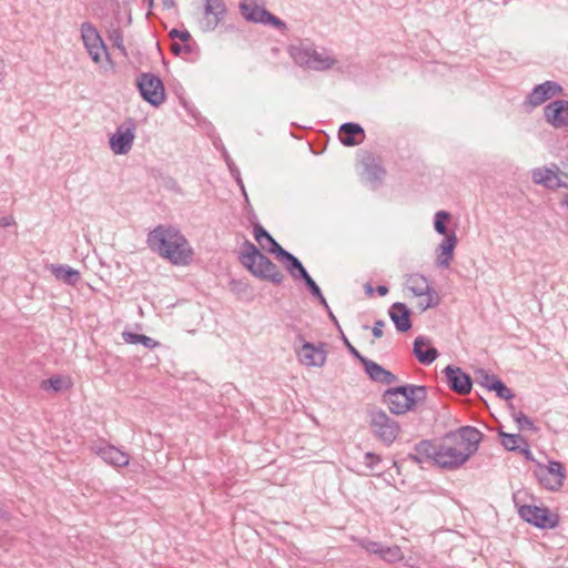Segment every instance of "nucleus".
Masks as SVG:
<instances>
[{
  "label": "nucleus",
  "mask_w": 568,
  "mask_h": 568,
  "mask_svg": "<svg viewBox=\"0 0 568 568\" xmlns=\"http://www.w3.org/2000/svg\"><path fill=\"white\" fill-rule=\"evenodd\" d=\"M368 416V424L373 434L385 445L389 446L393 444L398 436L399 424L383 409H369Z\"/></svg>",
  "instance_id": "5"
},
{
  "label": "nucleus",
  "mask_w": 568,
  "mask_h": 568,
  "mask_svg": "<svg viewBox=\"0 0 568 568\" xmlns=\"http://www.w3.org/2000/svg\"><path fill=\"white\" fill-rule=\"evenodd\" d=\"M92 449L98 456H100L105 463L115 467H124L129 465V455L112 445L94 446Z\"/></svg>",
  "instance_id": "16"
},
{
  "label": "nucleus",
  "mask_w": 568,
  "mask_h": 568,
  "mask_svg": "<svg viewBox=\"0 0 568 568\" xmlns=\"http://www.w3.org/2000/svg\"><path fill=\"white\" fill-rule=\"evenodd\" d=\"M376 292L378 293V295L385 296L388 293V287L386 285H378L376 287Z\"/></svg>",
  "instance_id": "58"
},
{
  "label": "nucleus",
  "mask_w": 568,
  "mask_h": 568,
  "mask_svg": "<svg viewBox=\"0 0 568 568\" xmlns=\"http://www.w3.org/2000/svg\"><path fill=\"white\" fill-rule=\"evenodd\" d=\"M239 261L252 275L260 280L280 285L285 278L278 266L248 240H245L242 244Z\"/></svg>",
  "instance_id": "3"
},
{
  "label": "nucleus",
  "mask_w": 568,
  "mask_h": 568,
  "mask_svg": "<svg viewBox=\"0 0 568 568\" xmlns=\"http://www.w3.org/2000/svg\"><path fill=\"white\" fill-rule=\"evenodd\" d=\"M236 180H237V182H239V184H240L241 189L243 190V193H245V190H244V185H243V183H242V180H241L239 176L236 178Z\"/></svg>",
  "instance_id": "64"
},
{
  "label": "nucleus",
  "mask_w": 568,
  "mask_h": 568,
  "mask_svg": "<svg viewBox=\"0 0 568 568\" xmlns=\"http://www.w3.org/2000/svg\"><path fill=\"white\" fill-rule=\"evenodd\" d=\"M389 317L399 333L412 328V311L402 302L394 303L388 310Z\"/></svg>",
  "instance_id": "17"
},
{
  "label": "nucleus",
  "mask_w": 568,
  "mask_h": 568,
  "mask_svg": "<svg viewBox=\"0 0 568 568\" xmlns=\"http://www.w3.org/2000/svg\"><path fill=\"white\" fill-rule=\"evenodd\" d=\"M336 63V58L329 55L325 49L318 51L313 47L308 69L315 71H326L332 69Z\"/></svg>",
  "instance_id": "23"
},
{
  "label": "nucleus",
  "mask_w": 568,
  "mask_h": 568,
  "mask_svg": "<svg viewBox=\"0 0 568 568\" xmlns=\"http://www.w3.org/2000/svg\"><path fill=\"white\" fill-rule=\"evenodd\" d=\"M182 52L190 54L192 52V47L189 44V42H184L182 45Z\"/></svg>",
  "instance_id": "60"
},
{
  "label": "nucleus",
  "mask_w": 568,
  "mask_h": 568,
  "mask_svg": "<svg viewBox=\"0 0 568 568\" xmlns=\"http://www.w3.org/2000/svg\"><path fill=\"white\" fill-rule=\"evenodd\" d=\"M500 443L505 449L510 452H517L526 439L519 434H508L499 430Z\"/></svg>",
  "instance_id": "31"
},
{
  "label": "nucleus",
  "mask_w": 568,
  "mask_h": 568,
  "mask_svg": "<svg viewBox=\"0 0 568 568\" xmlns=\"http://www.w3.org/2000/svg\"><path fill=\"white\" fill-rule=\"evenodd\" d=\"M457 245V236L454 232L449 233V235H446L444 240L438 245L436 253V264L440 268H447L450 265V262L453 260L454 250Z\"/></svg>",
  "instance_id": "21"
},
{
  "label": "nucleus",
  "mask_w": 568,
  "mask_h": 568,
  "mask_svg": "<svg viewBox=\"0 0 568 568\" xmlns=\"http://www.w3.org/2000/svg\"><path fill=\"white\" fill-rule=\"evenodd\" d=\"M407 458H408L409 460H412V462L416 463V464H423V463H425V462L423 460V458H420V457H419V454H418V453H416V452H415V453H410V454H408V455H407Z\"/></svg>",
  "instance_id": "53"
},
{
  "label": "nucleus",
  "mask_w": 568,
  "mask_h": 568,
  "mask_svg": "<svg viewBox=\"0 0 568 568\" xmlns=\"http://www.w3.org/2000/svg\"><path fill=\"white\" fill-rule=\"evenodd\" d=\"M446 383L452 390L459 395H468L473 388V379L460 367L448 365L443 371Z\"/></svg>",
  "instance_id": "13"
},
{
  "label": "nucleus",
  "mask_w": 568,
  "mask_h": 568,
  "mask_svg": "<svg viewBox=\"0 0 568 568\" xmlns=\"http://www.w3.org/2000/svg\"><path fill=\"white\" fill-rule=\"evenodd\" d=\"M315 298L318 300L320 304L323 305L326 311L331 310L323 293H321L318 296H315Z\"/></svg>",
  "instance_id": "57"
},
{
  "label": "nucleus",
  "mask_w": 568,
  "mask_h": 568,
  "mask_svg": "<svg viewBox=\"0 0 568 568\" xmlns=\"http://www.w3.org/2000/svg\"><path fill=\"white\" fill-rule=\"evenodd\" d=\"M395 382H397V376L392 372L385 369L381 383L385 385H392Z\"/></svg>",
  "instance_id": "49"
},
{
  "label": "nucleus",
  "mask_w": 568,
  "mask_h": 568,
  "mask_svg": "<svg viewBox=\"0 0 568 568\" xmlns=\"http://www.w3.org/2000/svg\"><path fill=\"white\" fill-rule=\"evenodd\" d=\"M263 24H271L275 29L283 31L286 30V23L268 11L265 22Z\"/></svg>",
  "instance_id": "45"
},
{
  "label": "nucleus",
  "mask_w": 568,
  "mask_h": 568,
  "mask_svg": "<svg viewBox=\"0 0 568 568\" xmlns=\"http://www.w3.org/2000/svg\"><path fill=\"white\" fill-rule=\"evenodd\" d=\"M51 271L57 280L68 285H75L81 278L80 272L69 265H52Z\"/></svg>",
  "instance_id": "26"
},
{
  "label": "nucleus",
  "mask_w": 568,
  "mask_h": 568,
  "mask_svg": "<svg viewBox=\"0 0 568 568\" xmlns=\"http://www.w3.org/2000/svg\"><path fill=\"white\" fill-rule=\"evenodd\" d=\"M136 87L144 101L159 106L165 101V89L162 80L153 73H141L136 78Z\"/></svg>",
  "instance_id": "6"
},
{
  "label": "nucleus",
  "mask_w": 568,
  "mask_h": 568,
  "mask_svg": "<svg viewBox=\"0 0 568 568\" xmlns=\"http://www.w3.org/2000/svg\"><path fill=\"white\" fill-rule=\"evenodd\" d=\"M327 314H328L329 320L334 323L337 331L341 333V331H343V329H342L336 316L334 315V313L331 310H328Z\"/></svg>",
  "instance_id": "54"
},
{
  "label": "nucleus",
  "mask_w": 568,
  "mask_h": 568,
  "mask_svg": "<svg viewBox=\"0 0 568 568\" xmlns=\"http://www.w3.org/2000/svg\"><path fill=\"white\" fill-rule=\"evenodd\" d=\"M162 3H163L164 9H171V8L175 7L174 0H162Z\"/></svg>",
  "instance_id": "59"
},
{
  "label": "nucleus",
  "mask_w": 568,
  "mask_h": 568,
  "mask_svg": "<svg viewBox=\"0 0 568 568\" xmlns=\"http://www.w3.org/2000/svg\"><path fill=\"white\" fill-rule=\"evenodd\" d=\"M41 388L44 390L51 389L53 392H59L62 388V381L60 377H57V376L44 379L41 383Z\"/></svg>",
  "instance_id": "42"
},
{
  "label": "nucleus",
  "mask_w": 568,
  "mask_h": 568,
  "mask_svg": "<svg viewBox=\"0 0 568 568\" xmlns=\"http://www.w3.org/2000/svg\"><path fill=\"white\" fill-rule=\"evenodd\" d=\"M491 390L501 399H511L515 396L500 378L491 384Z\"/></svg>",
  "instance_id": "39"
},
{
  "label": "nucleus",
  "mask_w": 568,
  "mask_h": 568,
  "mask_svg": "<svg viewBox=\"0 0 568 568\" xmlns=\"http://www.w3.org/2000/svg\"><path fill=\"white\" fill-rule=\"evenodd\" d=\"M564 91L562 87L555 81H545L540 84H537L530 93L526 97L524 101L525 106H529L530 109L537 108L541 105L547 100L561 94Z\"/></svg>",
  "instance_id": "11"
},
{
  "label": "nucleus",
  "mask_w": 568,
  "mask_h": 568,
  "mask_svg": "<svg viewBox=\"0 0 568 568\" xmlns=\"http://www.w3.org/2000/svg\"><path fill=\"white\" fill-rule=\"evenodd\" d=\"M13 223H14V220L11 216H2V217H0V226H2V227L10 226Z\"/></svg>",
  "instance_id": "52"
},
{
  "label": "nucleus",
  "mask_w": 568,
  "mask_h": 568,
  "mask_svg": "<svg viewBox=\"0 0 568 568\" xmlns=\"http://www.w3.org/2000/svg\"><path fill=\"white\" fill-rule=\"evenodd\" d=\"M365 292H366V294H368V295H372V294H373V287H372V285H371V284H366V285H365Z\"/></svg>",
  "instance_id": "62"
},
{
  "label": "nucleus",
  "mask_w": 568,
  "mask_h": 568,
  "mask_svg": "<svg viewBox=\"0 0 568 568\" xmlns=\"http://www.w3.org/2000/svg\"><path fill=\"white\" fill-rule=\"evenodd\" d=\"M226 11L227 9L223 0H205L202 30L205 32L215 30L223 21Z\"/></svg>",
  "instance_id": "14"
},
{
  "label": "nucleus",
  "mask_w": 568,
  "mask_h": 568,
  "mask_svg": "<svg viewBox=\"0 0 568 568\" xmlns=\"http://www.w3.org/2000/svg\"><path fill=\"white\" fill-rule=\"evenodd\" d=\"M171 39H180L182 42H189L191 40V34L187 30H179L172 29L169 32Z\"/></svg>",
  "instance_id": "47"
},
{
  "label": "nucleus",
  "mask_w": 568,
  "mask_h": 568,
  "mask_svg": "<svg viewBox=\"0 0 568 568\" xmlns=\"http://www.w3.org/2000/svg\"><path fill=\"white\" fill-rule=\"evenodd\" d=\"M148 246L174 265H187L193 251L185 236L174 226L160 224L149 232Z\"/></svg>",
  "instance_id": "2"
},
{
  "label": "nucleus",
  "mask_w": 568,
  "mask_h": 568,
  "mask_svg": "<svg viewBox=\"0 0 568 568\" xmlns=\"http://www.w3.org/2000/svg\"><path fill=\"white\" fill-rule=\"evenodd\" d=\"M568 101L555 100L544 108V116L552 128H568Z\"/></svg>",
  "instance_id": "15"
},
{
  "label": "nucleus",
  "mask_w": 568,
  "mask_h": 568,
  "mask_svg": "<svg viewBox=\"0 0 568 568\" xmlns=\"http://www.w3.org/2000/svg\"><path fill=\"white\" fill-rule=\"evenodd\" d=\"M365 173L367 175V180L371 183H379L385 176V170L379 164L375 163L374 159L368 156L364 161Z\"/></svg>",
  "instance_id": "29"
},
{
  "label": "nucleus",
  "mask_w": 568,
  "mask_h": 568,
  "mask_svg": "<svg viewBox=\"0 0 568 568\" xmlns=\"http://www.w3.org/2000/svg\"><path fill=\"white\" fill-rule=\"evenodd\" d=\"M90 57L95 63H99L103 55L109 57L104 42H100L94 48L87 49Z\"/></svg>",
  "instance_id": "41"
},
{
  "label": "nucleus",
  "mask_w": 568,
  "mask_h": 568,
  "mask_svg": "<svg viewBox=\"0 0 568 568\" xmlns=\"http://www.w3.org/2000/svg\"><path fill=\"white\" fill-rule=\"evenodd\" d=\"M361 363L368 377L374 382L381 383L385 368L366 357Z\"/></svg>",
  "instance_id": "32"
},
{
  "label": "nucleus",
  "mask_w": 568,
  "mask_h": 568,
  "mask_svg": "<svg viewBox=\"0 0 568 568\" xmlns=\"http://www.w3.org/2000/svg\"><path fill=\"white\" fill-rule=\"evenodd\" d=\"M312 49V45H306L304 43L292 44L288 48V53L295 64L308 69Z\"/></svg>",
  "instance_id": "25"
},
{
  "label": "nucleus",
  "mask_w": 568,
  "mask_h": 568,
  "mask_svg": "<svg viewBox=\"0 0 568 568\" xmlns=\"http://www.w3.org/2000/svg\"><path fill=\"white\" fill-rule=\"evenodd\" d=\"M425 463L433 462L436 465L437 458V440H420L414 447Z\"/></svg>",
  "instance_id": "27"
},
{
  "label": "nucleus",
  "mask_w": 568,
  "mask_h": 568,
  "mask_svg": "<svg viewBox=\"0 0 568 568\" xmlns=\"http://www.w3.org/2000/svg\"><path fill=\"white\" fill-rule=\"evenodd\" d=\"M534 476L548 490H558L566 478V469L560 462L550 460L548 465L537 463Z\"/></svg>",
  "instance_id": "8"
},
{
  "label": "nucleus",
  "mask_w": 568,
  "mask_h": 568,
  "mask_svg": "<svg viewBox=\"0 0 568 568\" xmlns=\"http://www.w3.org/2000/svg\"><path fill=\"white\" fill-rule=\"evenodd\" d=\"M514 420L517 424L519 430H531L537 432L538 428L535 426L532 419L525 415L523 412H517L513 414Z\"/></svg>",
  "instance_id": "37"
},
{
  "label": "nucleus",
  "mask_w": 568,
  "mask_h": 568,
  "mask_svg": "<svg viewBox=\"0 0 568 568\" xmlns=\"http://www.w3.org/2000/svg\"><path fill=\"white\" fill-rule=\"evenodd\" d=\"M296 354L303 365L323 367L327 358L326 343L321 342L315 345L311 342H303Z\"/></svg>",
  "instance_id": "12"
},
{
  "label": "nucleus",
  "mask_w": 568,
  "mask_h": 568,
  "mask_svg": "<svg viewBox=\"0 0 568 568\" xmlns=\"http://www.w3.org/2000/svg\"><path fill=\"white\" fill-rule=\"evenodd\" d=\"M551 174L546 168H537L534 169L531 172V179L534 183L545 186L546 189H551L552 185H549L548 182L550 181Z\"/></svg>",
  "instance_id": "35"
},
{
  "label": "nucleus",
  "mask_w": 568,
  "mask_h": 568,
  "mask_svg": "<svg viewBox=\"0 0 568 568\" xmlns=\"http://www.w3.org/2000/svg\"><path fill=\"white\" fill-rule=\"evenodd\" d=\"M499 378L494 375L489 374L487 371L479 368L475 373V382L485 387L487 390L491 392V384H494L495 381H498Z\"/></svg>",
  "instance_id": "34"
},
{
  "label": "nucleus",
  "mask_w": 568,
  "mask_h": 568,
  "mask_svg": "<svg viewBox=\"0 0 568 568\" xmlns=\"http://www.w3.org/2000/svg\"><path fill=\"white\" fill-rule=\"evenodd\" d=\"M253 234L260 246L278 258L286 251L276 240L258 223L253 227Z\"/></svg>",
  "instance_id": "20"
},
{
  "label": "nucleus",
  "mask_w": 568,
  "mask_h": 568,
  "mask_svg": "<svg viewBox=\"0 0 568 568\" xmlns=\"http://www.w3.org/2000/svg\"><path fill=\"white\" fill-rule=\"evenodd\" d=\"M546 170H548L551 174L564 175V176L568 178V173L561 171L559 169V166L557 164H555V163H552L549 168H546Z\"/></svg>",
  "instance_id": "51"
},
{
  "label": "nucleus",
  "mask_w": 568,
  "mask_h": 568,
  "mask_svg": "<svg viewBox=\"0 0 568 568\" xmlns=\"http://www.w3.org/2000/svg\"><path fill=\"white\" fill-rule=\"evenodd\" d=\"M560 204H561V206H567L568 207V193L564 195Z\"/></svg>",
  "instance_id": "61"
},
{
  "label": "nucleus",
  "mask_w": 568,
  "mask_h": 568,
  "mask_svg": "<svg viewBox=\"0 0 568 568\" xmlns=\"http://www.w3.org/2000/svg\"><path fill=\"white\" fill-rule=\"evenodd\" d=\"M81 38L87 49L94 48V45L103 42L97 28L91 22H83L81 24Z\"/></svg>",
  "instance_id": "28"
},
{
  "label": "nucleus",
  "mask_w": 568,
  "mask_h": 568,
  "mask_svg": "<svg viewBox=\"0 0 568 568\" xmlns=\"http://www.w3.org/2000/svg\"><path fill=\"white\" fill-rule=\"evenodd\" d=\"M338 138L345 146H355L364 141L365 131L358 123L346 122L339 126Z\"/></svg>",
  "instance_id": "19"
},
{
  "label": "nucleus",
  "mask_w": 568,
  "mask_h": 568,
  "mask_svg": "<svg viewBox=\"0 0 568 568\" xmlns=\"http://www.w3.org/2000/svg\"><path fill=\"white\" fill-rule=\"evenodd\" d=\"M483 434L473 426H462L437 440L436 466L456 469L463 466L477 449Z\"/></svg>",
  "instance_id": "1"
},
{
  "label": "nucleus",
  "mask_w": 568,
  "mask_h": 568,
  "mask_svg": "<svg viewBox=\"0 0 568 568\" xmlns=\"http://www.w3.org/2000/svg\"><path fill=\"white\" fill-rule=\"evenodd\" d=\"M406 284L408 290L418 297L425 296L424 301L418 303V307L420 311H426L427 308L435 307L439 304V296L436 290L430 286L426 276L415 273L410 274Z\"/></svg>",
  "instance_id": "7"
},
{
  "label": "nucleus",
  "mask_w": 568,
  "mask_h": 568,
  "mask_svg": "<svg viewBox=\"0 0 568 568\" xmlns=\"http://www.w3.org/2000/svg\"><path fill=\"white\" fill-rule=\"evenodd\" d=\"M171 51L175 55H180L182 53V45L178 42H173L171 44Z\"/></svg>",
  "instance_id": "55"
},
{
  "label": "nucleus",
  "mask_w": 568,
  "mask_h": 568,
  "mask_svg": "<svg viewBox=\"0 0 568 568\" xmlns=\"http://www.w3.org/2000/svg\"><path fill=\"white\" fill-rule=\"evenodd\" d=\"M108 38L114 48L119 49L122 54L126 55L125 47L123 43V34L119 28L110 30Z\"/></svg>",
  "instance_id": "38"
},
{
  "label": "nucleus",
  "mask_w": 568,
  "mask_h": 568,
  "mask_svg": "<svg viewBox=\"0 0 568 568\" xmlns=\"http://www.w3.org/2000/svg\"><path fill=\"white\" fill-rule=\"evenodd\" d=\"M277 260L284 263L287 272L294 280H302L308 274L301 261L288 251H285Z\"/></svg>",
  "instance_id": "24"
},
{
  "label": "nucleus",
  "mask_w": 568,
  "mask_h": 568,
  "mask_svg": "<svg viewBox=\"0 0 568 568\" xmlns=\"http://www.w3.org/2000/svg\"><path fill=\"white\" fill-rule=\"evenodd\" d=\"M301 281L304 282L305 286L314 297L318 296L322 293L320 286L316 284V282L312 278L310 274L305 275Z\"/></svg>",
  "instance_id": "44"
},
{
  "label": "nucleus",
  "mask_w": 568,
  "mask_h": 568,
  "mask_svg": "<svg viewBox=\"0 0 568 568\" xmlns=\"http://www.w3.org/2000/svg\"><path fill=\"white\" fill-rule=\"evenodd\" d=\"M123 341L129 344H142L146 348H154L160 345V343L152 337H149L143 334H138L133 332H123L122 333Z\"/></svg>",
  "instance_id": "30"
},
{
  "label": "nucleus",
  "mask_w": 568,
  "mask_h": 568,
  "mask_svg": "<svg viewBox=\"0 0 568 568\" xmlns=\"http://www.w3.org/2000/svg\"><path fill=\"white\" fill-rule=\"evenodd\" d=\"M341 338L344 343V345L346 346V348L348 349V352L355 357L357 358L359 362H362V359L365 358V356H363L352 344L351 342L348 341V338L345 336L344 332L341 331Z\"/></svg>",
  "instance_id": "46"
},
{
  "label": "nucleus",
  "mask_w": 568,
  "mask_h": 568,
  "mask_svg": "<svg viewBox=\"0 0 568 568\" xmlns=\"http://www.w3.org/2000/svg\"><path fill=\"white\" fill-rule=\"evenodd\" d=\"M427 397V388L422 385L406 384L388 388L383 394V402L392 414L402 415L413 410Z\"/></svg>",
  "instance_id": "4"
},
{
  "label": "nucleus",
  "mask_w": 568,
  "mask_h": 568,
  "mask_svg": "<svg viewBox=\"0 0 568 568\" xmlns=\"http://www.w3.org/2000/svg\"><path fill=\"white\" fill-rule=\"evenodd\" d=\"M239 9L246 21L261 24L265 22L268 13V10L257 4V0H242Z\"/></svg>",
  "instance_id": "22"
},
{
  "label": "nucleus",
  "mask_w": 568,
  "mask_h": 568,
  "mask_svg": "<svg viewBox=\"0 0 568 568\" xmlns=\"http://www.w3.org/2000/svg\"><path fill=\"white\" fill-rule=\"evenodd\" d=\"M357 544L369 554L379 555L382 542L373 541L367 538L356 539Z\"/></svg>",
  "instance_id": "40"
},
{
  "label": "nucleus",
  "mask_w": 568,
  "mask_h": 568,
  "mask_svg": "<svg viewBox=\"0 0 568 568\" xmlns=\"http://www.w3.org/2000/svg\"><path fill=\"white\" fill-rule=\"evenodd\" d=\"M517 452L521 454L527 460H534V456L531 450L529 449L527 440L520 446V448Z\"/></svg>",
  "instance_id": "50"
},
{
  "label": "nucleus",
  "mask_w": 568,
  "mask_h": 568,
  "mask_svg": "<svg viewBox=\"0 0 568 568\" xmlns=\"http://www.w3.org/2000/svg\"><path fill=\"white\" fill-rule=\"evenodd\" d=\"M560 182L559 175H552L550 181L548 182L549 185H552L550 190H557L558 185L557 183Z\"/></svg>",
  "instance_id": "56"
},
{
  "label": "nucleus",
  "mask_w": 568,
  "mask_h": 568,
  "mask_svg": "<svg viewBox=\"0 0 568 568\" xmlns=\"http://www.w3.org/2000/svg\"><path fill=\"white\" fill-rule=\"evenodd\" d=\"M378 556L381 559L390 564L400 561L404 558L403 551L398 546L383 545Z\"/></svg>",
  "instance_id": "33"
},
{
  "label": "nucleus",
  "mask_w": 568,
  "mask_h": 568,
  "mask_svg": "<svg viewBox=\"0 0 568 568\" xmlns=\"http://www.w3.org/2000/svg\"><path fill=\"white\" fill-rule=\"evenodd\" d=\"M385 326V322L383 320H377L372 327V334L375 338H381L383 336V327Z\"/></svg>",
  "instance_id": "48"
},
{
  "label": "nucleus",
  "mask_w": 568,
  "mask_h": 568,
  "mask_svg": "<svg viewBox=\"0 0 568 568\" xmlns=\"http://www.w3.org/2000/svg\"><path fill=\"white\" fill-rule=\"evenodd\" d=\"M382 462V458L381 456L374 454V453H366L364 455V465L371 469V470H376L377 469V466L378 464Z\"/></svg>",
  "instance_id": "43"
},
{
  "label": "nucleus",
  "mask_w": 568,
  "mask_h": 568,
  "mask_svg": "<svg viewBox=\"0 0 568 568\" xmlns=\"http://www.w3.org/2000/svg\"><path fill=\"white\" fill-rule=\"evenodd\" d=\"M557 185H558V189H560V187H562V189H568V183H567V182H564V181H561V180H560V182H559V183H557Z\"/></svg>",
  "instance_id": "63"
},
{
  "label": "nucleus",
  "mask_w": 568,
  "mask_h": 568,
  "mask_svg": "<svg viewBox=\"0 0 568 568\" xmlns=\"http://www.w3.org/2000/svg\"><path fill=\"white\" fill-rule=\"evenodd\" d=\"M519 516L527 523L540 529H554L559 524V516L547 507L523 505L518 509Z\"/></svg>",
  "instance_id": "9"
},
{
  "label": "nucleus",
  "mask_w": 568,
  "mask_h": 568,
  "mask_svg": "<svg viewBox=\"0 0 568 568\" xmlns=\"http://www.w3.org/2000/svg\"><path fill=\"white\" fill-rule=\"evenodd\" d=\"M450 214L446 211H438L434 219V229L438 234L449 235L446 223L449 221Z\"/></svg>",
  "instance_id": "36"
},
{
  "label": "nucleus",
  "mask_w": 568,
  "mask_h": 568,
  "mask_svg": "<svg viewBox=\"0 0 568 568\" xmlns=\"http://www.w3.org/2000/svg\"><path fill=\"white\" fill-rule=\"evenodd\" d=\"M413 353L417 361L424 365H430L439 355L438 351L430 345V341L423 335L415 338Z\"/></svg>",
  "instance_id": "18"
},
{
  "label": "nucleus",
  "mask_w": 568,
  "mask_h": 568,
  "mask_svg": "<svg viewBox=\"0 0 568 568\" xmlns=\"http://www.w3.org/2000/svg\"><path fill=\"white\" fill-rule=\"evenodd\" d=\"M135 121L132 118H128L116 128L109 141L110 149L114 154L124 155L131 151L135 139Z\"/></svg>",
  "instance_id": "10"
}]
</instances>
